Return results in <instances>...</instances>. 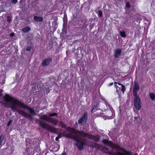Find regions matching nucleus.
<instances>
[{"mask_svg":"<svg viewBox=\"0 0 155 155\" xmlns=\"http://www.w3.org/2000/svg\"><path fill=\"white\" fill-rule=\"evenodd\" d=\"M4 99L7 102H10V108L13 112L16 111L26 118H32L35 114L34 110L26 105L23 102L15 99L6 94L3 97Z\"/></svg>","mask_w":155,"mask_h":155,"instance_id":"1","label":"nucleus"},{"mask_svg":"<svg viewBox=\"0 0 155 155\" xmlns=\"http://www.w3.org/2000/svg\"><path fill=\"white\" fill-rule=\"evenodd\" d=\"M139 89L138 83L137 82L134 81L133 89V94L134 97V105L136 109L138 110H140L141 107L140 99L137 95V91Z\"/></svg>","mask_w":155,"mask_h":155,"instance_id":"2","label":"nucleus"},{"mask_svg":"<svg viewBox=\"0 0 155 155\" xmlns=\"http://www.w3.org/2000/svg\"><path fill=\"white\" fill-rule=\"evenodd\" d=\"M64 136L75 140L76 141V145L78 147V149L80 150H81L83 149L84 145L86 144L85 141L77 139L76 137L72 135H70L69 136Z\"/></svg>","mask_w":155,"mask_h":155,"instance_id":"3","label":"nucleus"},{"mask_svg":"<svg viewBox=\"0 0 155 155\" xmlns=\"http://www.w3.org/2000/svg\"><path fill=\"white\" fill-rule=\"evenodd\" d=\"M68 128L69 129V130L68 129H67V130L72 134L74 133L75 134H77L83 137H86L87 136H88L89 137L90 134L86 133L83 131L76 130L73 128L71 127H68Z\"/></svg>","mask_w":155,"mask_h":155,"instance_id":"4","label":"nucleus"},{"mask_svg":"<svg viewBox=\"0 0 155 155\" xmlns=\"http://www.w3.org/2000/svg\"><path fill=\"white\" fill-rule=\"evenodd\" d=\"M36 122L42 128H45L47 130H50L51 132L54 131V130H53V129H55L54 128H53L51 126H49L48 124L45 123V122L41 121L40 120H37Z\"/></svg>","mask_w":155,"mask_h":155,"instance_id":"5","label":"nucleus"},{"mask_svg":"<svg viewBox=\"0 0 155 155\" xmlns=\"http://www.w3.org/2000/svg\"><path fill=\"white\" fill-rule=\"evenodd\" d=\"M116 150H121L123 152V153H121L119 151L116 152V155H133V152L131 151H127L125 149L120 147L119 146L116 149Z\"/></svg>","mask_w":155,"mask_h":155,"instance_id":"6","label":"nucleus"},{"mask_svg":"<svg viewBox=\"0 0 155 155\" xmlns=\"http://www.w3.org/2000/svg\"><path fill=\"white\" fill-rule=\"evenodd\" d=\"M39 118L40 119L42 120L47 121L49 123H51L54 125H56L57 124V120H55L54 119L46 115H42Z\"/></svg>","mask_w":155,"mask_h":155,"instance_id":"7","label":"nucleus"},{"mask_svg":"<svg viewBox=\"0 0 155 155\" xmlns=\"http://www.w3.org/2000/svg\"><path fill=\"white\" fill-rule=\"evenodd\" d=\"M102 141L104 144L105 145H107L112 149H115L116 150V149H117L118 146V145L114 144L112 141H109L106 139H103Z\"/></svg>","mask_w":155,"mask_h":155,"instance_id":"8","label":"nucleus"},{"mask_svg":"<svg viewBox=\"0 0 155 155\" xmlns=\"http://www.w3.org/2000/svg\"><path fill=\"white\" fill-rule=\"evenodd\" d=\"M87 120V113L85 112L83 116L78 121V124H81V125L83 124V125L86 124Z\"/></svg>","mask_w":155,"mask_h":155,"instance_id":"9","label":"nucleus"},{"mask_svg":"<svg viewBox=\"0 0 155 155\" xmlns=\"http://www.w3.org/2000/svg\"><path fill=\"white\" fill-rule=\"evenodd\" d=\"M52 60L51 58H49L43 60L41 63V65L43 66H46L49 65Z\"/></svg>","mask_w":155,"mask_h":155,"instance_id":"10","label":"nucleus"},{"mask_svg":"<svg viewBox=\"0 0 155 155\" xmlns=\"http://www.w3.org/2000/svg\"><path fill=\"white\" fill-rule=\"evenodd\" d=\"M109 149L106 147H104L102 149V151L105 154H108L109 155H116V152H113L111 151H108Z\"/></svg>","mask_w":155,"mask_h":155,"instance_id":"11","label":"nucleus"},{"mask_svg":"<svg viewBox=\"0 0 155 155\" xmlns=\"http://www.w3.org/2000/svg\"><path fill=\"white\" fill-rule=\"evenodd\" d=\"M88 138L91 140H93L94 141L98 142L99 141L100 137L98 136H97L94 135L90 134Z\"/></svg>","mask_w":155,"mask_h":155,"instance_id":"12","label":"nucleus"},{"mask_svg":"<svg viewBox=\"0 0 155 155\" xmlns=\"http://www.w3.org/2000/svg\"><path fill=\"white\" fill-rule=\"evenodd\" d=\"M117 84H118L119 85L121 86V91L122 92L124 93V91H125L126 89L125 86L120 83L115 82H114V85L115 87L116 88H117V87H118L117 85Z\"/></svg>","mask_w":155,"mask_h":155,"instance_id":"13","label":"nucleus"},{"mask_svg":"<svg viewBox=\"0 0 155 155\" xmlns=\"http://www.w3.org/2000/svg\"><path fill=\"white\" fill-rule=\"evenodd\" d=\"M121 50L120 48H118L115 51L114 57L115 58H118L121 53Z\"/></svg>","mask_w":155,"mask_h":155,"instance_id":"14","label":"nucleus"},{"mask_svg":"<svg viewBox=\"0 0 155 155\" xmlns=\"http://www.w3.org/2000/svg\"><path fill=\"white\" fill-rule=\"evenodd\" d=\"M43 18L41 16H34V20L37 22H41L43 21Z\"/></svg>","mask_w":155,"mask_h":155,"instance_id":"15","label":"nucleus"},{"mask_svg":"<svg viewBox=\"0 0 155 155\" xmlns=\"http://www.w3.org/2000/svg\"><path fill=\"white\" fill-rule=\"evenodd\" d=\"M31 30L29 26H27L23 28L22 31L24 33H26L28 32Z\"/></svg>","mask_w":155,"mask_h":155,"instance_id":"16","label":"nucleus"},{"mask_svg":"<svg viewBox=\"0 0 155 155\" xmlns=\"http://www.w3.org/2000/svg\"><path fill=\"white\" fill-rule=\"evenodd\" d=\"M98 107V105L97 104L95 105H94L91 107V112L92 113L93 112L95 111V110H97V108Z\"/></svg>","mask_w":155,"mask_h":155,"instance_id":"17","label":"nucleus"},{"mask_svg":"<svg viewBox=\"0 0 155 155\" xmlns=\"http://www.w3.org/2000/svg\"><path fill=\"white\" fill-rule=\"evenodd\" d=\"M90 146L92 148H98L99 147V145L97 143H93V144L91 145Z\"/></svg>","mask_w":155,"mask_h":155,"instance_id":"18","label":"nucleus"},{"mask_svg":"<svg viewBox=\"0 0 155 155\" xmlns=\"http://www.w3.org/2000/svg\"><path fill=\"white\" fill-rule=\"evenodd\" d=\"M150 97L151 100H154L155 99V95L154 93H150Z\"/></svg>","mask_w":155,"mask_h":155,"instance_id":"19","label":"nucleus"},{"mask_svg":"<svg viewBox=\"0 0 155 155\" xmlns=\"http://www.w3.org/2000/svg\"><path fill=\"white\" fill-rule=\"evenodd\" d=\"M120 36L123 38H125L126 35L125 32L124 31H121L120 32Z\"/></svg>","mask_w":155,"mask_h":155,"instance_id":"20","label":"nucleus"},{"mask_svg":"<svg viewBox=\"0 0 155 155\" xmlns=\"http://www.w3.org/2000/svg\"><path fill=\"white\" fill-rule=\"evenodd\" d=\"M61 127H62L63 128L65 129L66 130H67V129H68V130H69V129L68 128L69 127H68L67 128H66L67 126L66 124H63L62 122H61Z\"/></svg>","mask_w":155,"mask_h":155,"instance_id":"21","label":"nucleus"},{"mask_svg":"<svg viewBox=\"0 0 155 155\" xmlns=\"http://www.w3.org/2000/svg\"><path fill=\"white\" fill-rule=\"evenodd\" d=\"M102 14H103V13L100 10H98V15L99 17H101L102 16Z\"/></svg>","mask_w":155,"mask_h":155,"instance_id":"22","label":"nucleus"},{"mask_svg":"<svg viewBox=\"0 0 155 155\" xmlns=\"http://www.w3.org/2000/svg\"><path fill=\"white\" fill-rule=\"evenodd\" d=\"M49 116L51 117L57 116L58 114L54 112L49 114Z\"/></svg>","mask_w":155,"mask_h":155,"instance_id":"23","label":"nucleus"},{"mask_svg":"<svg viewBox=\"0 0 155 155\" xmlns=\"http://www.w3.org/2000/svg\"><path fill=\"white\" fill-rule=\"evenodd\" d=\"M4 136L2 135H1L0 136V146H1L2 143V141L3 139Z\"/></svg>","mask_w":155,"mask_h":155,"instance_id":"24","label":"nucleus"},{"mask_svg":"<svg viewBox=\"0 0 155 155\" xmlns=\"http://www.w3.org/2000/svg\"><path fill=\"white\" fill-rule=\"evenodd\" d=\"M45 89L46 91V93L47 94L49 93L50 92L51 90V89H50L48 87L45 88Z\"/></svg>","mask_w":155,"mask_h":155,"instance_id":"25","label":"nucleus"},{"mask_svg":"<svg viewBox=\"0 0 155 155\" xmlns=\"http://www.w3.org/2000/svg\"><path fill=\"white\" fill-rule=\"evenodd\" d=\"M126 7L128 8H130L131 7V5L129 2H127L126 4Z\"/></svg>","mask_w":155,"mask_h":155,"instance_id":"26","label":"nucleus"},{"mask_svg":"<svg viewBox=\"0 0 155 155\" xmlns=\"http://www.w3.org/2000/svg\"><path fill=\"white\" fill-rule=\"evenodd\" d=\"M7 21L9 23H10L12 21V19L9 16H8L7 17Z\"/></svg>","mask_w":155,"mask_h":155,"instance_id":"27","label":"nucleus"},{"mask_svg":"<svg viewBox=\"0 0 155 155\" xmlns=\"http://www.w3.org/2000/svg\"><path fill=\"white\" fill-rule=\"evenodd\" d=\"M31 46H29L27 47L26 48V51H30L31 49Z\"/></svg>","mask_w":155,"mask_h":155,"instance_id":"28","label":"nucleus"},{"mask_svg":"<svg viewBox=\"0 0 155 155\" xmlns=\"http://www.w3.org/2000/svg\"><path fill=\"white\" fill-rule=\"evenodd\" d=\"M12 122V120H10L8 123L7 124V126H9L11 124Z\"/></svg>","mask_w":155,"mask_h":155,"instance_id":"29","label":"nucleus"},{"mask_svg":"<svg viewBox=\"0 0 155 155\" xmlns=\"http://www.w3.org/2000/svg\"><path fill=\"white\" fill-rule=\"evenodd\" d=\"M94 24H91L89 25V28L90 30L91 29L94 27Z\"/></svg>","mask_w":155,"mask_h":155,"instance_id":"30","label":"nucleus"},{"mask_svg":"<svg viewBox=\"0 0 155 155\" xmlns=\"http://www.w3.org/2000/svg\"><path fill=\"white\" fill-rule=\"evenodd\" d=\"M18 2V0H12V3L14 4H16Z\"/></svg>","mask_w":155,"mask_h":155,"instance_id":"31","label":"nucleus"},{"mask_svg":"<svg viewBox=\"0 0 155 155\" xmlns=\"http://www.w3.org/2000/svg\"><path fill=\"white\" fill-rule=\"evenodd\" d=\"M3 90H2L0 89V97H1L2 96V92Z\"/></svg>","mask_w":155,"mask_h":155,"instance_id":"32","label":"nucleus"},{"mask_svg":"<svg viewBox=\"0 0 155 155\" xmlns=\"http://www.w3.org/2000/svg\"><path fill=\"white\" fill-rule=\"evenodd\" d=\"M14 36V34L13 33H11L10 35V36L11 37H13Z\"/></svg>","mask_w":155,"mask_h":155,"instance_id":"33","label":"nucleus"},{"mask_svg":"<svg viewBox=\"0 0 155 155\" xmlns=\"http://www.w3.org/2000/svg\"><path fill=\"white\" fill-rule=\"evenodd\" d=\"M113 84V82L110 83H109L108 84V86H111Z\"/></svg>","mask_w":155,"mask_h":155,"instance_id":"34","label":"nucleus"},{"mask_svg":"<svg viewBox=\"0 0 155 155\" xmlns=\"http://www.w3.org/2000/svg\"><path fill=\"white\" fill-rule=\"evenodd\" d=\"M59 138L58 137H57L56 138H55V140L56 141H59Z\"/></svg>","mask_w":155,"mask_h":155,"instance_id":"35","label":"nucleus"},{"mask_svg":"<svg viewBox=\"0 0 155 155\" xmlns=\"http://www.w3.org/2000/svg\"><path fill=\"white\" fill-rule=\"evenodd\" d=\"M58 137L59 138H61L62 137V136L61 134H59L58 136Z\"/></svg>","mask_w":155,"mask_h":155,"instance_id":"36","label":"nucleus"},{"mask_svg":"<svg viewBox=\"0 0 155 155\" xmlns=\"http://www.w3.org/2000/svg\"><path fill=\"white\" fill-rule=\"evenodd\" d=\"M62 155H67L66 153L65 152H64Z\"/></svg>","mask_w":155,"mask_h":155,"instance_id":"37","label":"nucleus"},{"mask_svg":"<svg viewBox=\"0 0 155 155\" xmlns=\"http://www.w3.org/2000/svg\"><path fill=\"white\" fill-rule=\"evenodd\" d=\"M133 155H138L137 154V153H134L133 152Z\"/></svg>","mask_w":155,"mask_h":155,"instance_id":"38","label":"nucleus"},{"mask_svg":"<svg viewBox=\"0 0 155 155\" xmlns=\"http://www.w3.org/2000/svg\"><path fill=\"white\" fill-rule=\"evenodd\" d=\"M134 119L135 120H136L137 119V117H134Z\"/></svg>","mask_w":155,"mask_h":155,"instance_id":"39","label":"nucleus"},{"mask_svg":"<svg viewBox=\"0 0 155 155\" xmlns=\"http://www.w3.org/2000/svg\"><path fill=\"white\" fill-rule=\"evenodd\" d=\"M75 124H76V125H77V124H78L77 123V122H76V123H75Z\"/></svg>","mask_w":155,"mask_h":155,"instance_id":"40","label":"nucleus"},{"mask_svg":"<svg viewBox=\"0 0 155 155\" xmlns=\"http://www.w3.org/2000/svg\"><path fill=\"white\" fill-rule=\"evenodd\" d=\"M28 140H29V139H27V140H26V141L27 142V141H28Z\"/></svg>","mask_w":155,"mask_h":155,"instance_id":"41","label":"nucleus"},{"mask_svg":"<svg viewBox=\"0 0 155 155\" xmlns=\"http://www.w3.org/2000/svg\"><path fill=\"white\" fill-rule=\"evenodd\" d=\"M28 155H30V154H28Z\"/></svg>","mask_w":155,"mask_h":155,"instance_id":"42","label":"nucleus"}]
</instances>
